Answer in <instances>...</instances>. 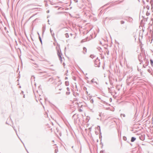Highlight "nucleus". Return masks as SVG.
I'll use <instances>...</instances> for the list:
<instances>
[{"label": "nucleus", "instance_id": "f257e3e1", "mask_svg": "<svg viewBox=\"0 0 153 153\" xmlns=\"http://www.w3.org/2000/svg\"><path fill=\"white\" fill-rule=\"evenodd\" d=\"M100 60L97 57L94 61L95 66L96 67H100Z\"/></svg>", "mask_w": 153, "mask_h": 153}, {"label": "nucleus", "instance_id": "f03ea898", "mask_svg": "<svg viewBox=\"0 0 153 153\" xmlns=\"http://www.w3.org/2000/svg\"><path fill=\"white\" fill-rule=\"evenodd\" d=\"M134 77L132 76H129L128 77V79L126 80L127 82H128L129 83H131L134 80Z\"/></svg>", "mask_w": 153, "mask_h": 153}, {"label": "nucleus", "instance_id": "7ed1b4c3", "mask_svg": "<svg viewBox=\"0 0 153 153\" xmlns=\"http://www.w3.org/2000/svg\"><path fill=\"white\" fill-rule=\"evenodd\" d=\"M57 53L58 56L59 58V59L60 61L61 62H62V58L61 56L62 55V54L61 52V51H59V50H58L57 51Z\"/></svg>", "mask_w": 153, "mask_h": 153}, {"label": "nucleus", "instance_id": "20e7f679", "mask_svg": "<svg viewBox=\"0 0 153 153\" xmlns=\"http://www.w3.org/2000/svg\"><path fill=\"white\" fill-rule=\"evenodd\" d=\"M143 56L144 60V61L145 62V65H146V66H148L149 64V61L148 59H147L146 58V56L145 54H144Z\"/></svg>", "mask_w": 153, "mask_h": 153}, {"label": "nucleus", "instance_id": "39448f33", "mask_svg": "<svg viewBox=\"0 0 153 153\" xmlns=\"http://www.w3.org/2000/svg\"><path fill=\"white\" fill-rule=\"evenodd\" d=\"M145 135L144 134H141L139 137V139L142 141H143L145 139Z\"/></svg>", "mask_w": 153, "mask_h": 153}, {"label": "nucleus", "instance_id": "423d86ee", "mask_svg": "<svg viewBox=\"0 0 153 153\" xmlns=\"http://www.w3.org/2000/svg\"><path fill=\"white\" fill-rule=\"evenodd\" d=\"M121 19V18L120 17H118V16H116V17H110L109 18L110 19H112V20H114V19L118 20V19Z\"/></svg>", "mask_w": 153, "mask_h": 153}, {"label": "nucleus", "instance_id": "0eeeda50", "mask_svg": "<svg viewBox=\"0 0 153 153\" xmlns=\"http://www.w3.org/2000/svg\"><path fill=\"white\" fill-rule=\"evenodd\" d=\"M138 59H139V61L140 62L142 63L143 62V61L142 60V56L141 54H140L139 55V56H138Z\"/></svg>", "mask_w": 153, "mask_h": 153}, {"label": "nucleus", "instance_id": "6e6552de", "mask_svg": "<svg viewBox=\"0 0 153 153\" xmlns=\"http://www.w3.org/2000/svg\"><path fill=\"white\" fill-rule=\"evenodd\" d=\"M87 52V49L85 47H84L83 48V51H82V53H83L85 54Z\"/></svg>", "mask_w": 153, "mask_h": 153}, {"label": "nucleus", "instance_id": "1a4fd4ad", "mask_svg": "<svg viewBox=\"0 0 153 153\" xmlns=\"http://www.w3.org/2000/svg\"><path fill=\"white\" fill-rule=\"evenodd\" d=\"M97 128L98 130L100 131V134H101L100 136V138L101 137H102V136H101V132L100 127L99 126H98L97 127Z\"/></svg>", "mask_w": 153, "mask_h": 153}, {"label": "nucleus", "instance_id": "9d476101", "mask_svg": "<svg viewBox=\"0 0 153 153\" xmlns=\"http://www.w3.org/2000/svg\"><path fill=\"white\" fill-rule=\"evenodd\" d=\"M91 82L92 83H96L97 85L98 84L97 82L96 81H95V79L94 78H93L91 81Z\"/></svg>", "mask_w": 153, "mask_h": 153}, {"label": "nucleus", "instance_id": "9b49d317", "mask_svg": "<svg viewBox=\"0 0 153 153\" xmlns=\"http://www.w3.org/2000/svg\"><path fill=\"white\" fill-rule=\"evenodd\" d=\"M46 27L45 26H43L42 27V35H43L44 33Z\"/></svg>", "mask_w": 153, "mask_h": 153}, {"label": "nucleus", "instance_id": "f8f14e48", "mask_svg": "<svg viewBox=\"0 0 153 153\" xmlns=\"http://www.w3.org/2000/svg\"><path fill=\"white\" fill-rule=\"evenodd\" d=\"M136 139V138H135L134 137H132L131 138V142H134V141Z\"/></svg>", "mask_w": 153, "mask_h": 153}, {"label": "nucleus", "instance_id": "ddd939ff", "mask_svg": "<svg viewBox=\"0 0 153 153\" xmlns=\"http://www.w3.org/2000/svg\"><path fill=\"white\" fill-rule=\"evenodd\" d=\"M150 63L152 67L153 66V60L152 59H150Z\"/></svg>", "mask_w": 153, "mask_h": 153}, {"label": "nucleus", "instance_id": "4468645a", "mask_svg": "<svg viewBox=\"0 0 153 153\" xmlns=\"http://www.w3.org/2000/svg\"><path fill=\"white\" fill-rule=\"evenodd\" d=\"M90 57L92 58V59H93L95 57H96V56H94V55H92V54H91L90 55Z\"/></svg>", "mask_w": 153, "mask_h": 153}, {"label": "nucleus", "instance_id": "2eb2a0df", "mask_svg": "<svg viewBox=\"0 0 153 153\" xmlns=\"http://www.w3.org/2000/svg\"><path fill=\"white\" fill-rule=\"evenodd\" d=\"M39 38L41 44H42V41L40 36H39Z\"/></svg>", "mask_w": 153, "mask_h": 153}, {"label": "nucleus", "instance_id": "dca6fc26", "mask_svg": "<svg viewBox=\"0 0 153 153\" xmlns=\"http://www.w3.org/2000/svg\"><path fill=\"white\" fill-rule=\"evenodd\" d=\"M65 83L66 86H68L69 85V83L68 81H66Z\"/></svg>", "mask_w": 153, "mask_h": 153}, {"label": "nucleus", "instance_id": "f3484780", "mask_svg": "<svg viewBox=\"0 0 153 153\" xmlns=\"http://www.w3.org/2000/svg\"><path fill=\"white\" fill-rule=\"evenodd\" d=\"M65 37L66 38H68L69 37V35H68V33H67L65 34Z\"/></svg>", "mask_w": 153, "mask_h": 153}, {"label": "nucleus", "instance_id": "a211bd4d", "mask_svg": "<svg viewBox=\"0 0 153 153\" xmlns=\"http://www.w3.org/2000/svg\"><path fill=\"white\" fill-rule=\"evenodd\" d=\"M150 15V13L148 11H147L146 13V15L147 16H149Z\"/></svg>", "mask_w": 153, "mask_h": 153}, {"label": "nucleus", "instance_id": "6ab92c4d", "mask_svg": "<svg viewBox=\"0 0 153 153\" xmlns=\"http://www.w3.org/2000/svg\"><path fill=\"white\" fill-rule=\"evenodd\" d=\"M120 22L121 24H123L125 23V22L124 21L121 20V21H120Z\"/></svg>", "mask_w": 153, "mask_h": 153}, {"label": "nucleus", "instance_id": "aec40b11", "mask_svg": "<svg viewBox=\"0 0 153 153\" xmlns=\"http://www.w3.org/2000/svg\"><path fill=\"white\" fill-rule=\"evenodd\" d=\"M58 151V150L57 148L55 150V153H57Z\"/></svg>", "mask_w": 153, "mask_h": 153}, {"label": "nucleus", "instance_id": "412c9836", "mask_svg": "<svg viewBox=\"0 0 153 153\" xmlns=\"http://www.w3.org/2000/svg\"><path fill=\"white\" fill-rule=\"evenodd\" d=\"M123 140H126L127 138L126 137L124 136L123 137Z\"/></svg>", "mask_w": 153, "mask_h": 153}, {"label": "nucleus", "instance_id": "4be33fe9", "mask_svg": "<svg viewBox=\"0 0 153 153\" xmlns=\"http://www.w3.org/2000/svg\"><path fill=\"white\" fill-rule=\"evenodd\" d=\"M90 102L92 103H93V102H94V100L93 99H91V100H90Z\"/></svg>", "mask_w": 153, "mask_h": 153}, {"label": "nucleus", "instance_id": "5701e85b", "mask_svg": "<svg viewBox=\"0 0 153 153\" xmlns=\"http://www.w3.org/2000/svg\"><path fill=\"white\" fill-rule=\"evenodd\" d=\"M70 92L68 91V92H66V94L68 95H69L70 94Z\"/></svg>", "mask_w": 153, "mask_h": 153}, {"label": "nucleus", "instance_id": "b1692460", "mask_svg": "<svg viewBox=\"0 0 153 153\" xmlns=\"http://www.w3.org/2000/svg\"><path fill=\"white\" fill-rule=\"evenodd\" d=\"M146 8L148 10H149L150 7L149 6L147 5L146 7Z\"/></svg>", "mask_w": 153, "mask_h": 153}, {"label": "nucleus", "instance_id": "393cba45", "mask_svg": "<svg viewBox=\"0 0 153 153\" xmlns=\"http://www.w3.org/2000/svg\"><path fill=\"white\" fill-rule=\"evenodd\" d=\"M67 90L68 91H70V89H69V87H67Z\"/></svg>", "mask_w": 153, "mask_h": 153}, {"label": "nucleus", "instance_id": "a878e982", "mask_svg": "<svg viewBox=\"0 0 153 153\" xmlns=\"http://www.w3.org/2000/svg\"><path fill=\"white\" fill-rule=\"evenodd\" d=\"M147 71L149 73H151V71L149 69Z\"/></svg>", "mask_w": 153, "mask_h": 153}, {"label": "nucleus", "instance_id": "bb28decb", "mask_svg": "<svg viewBox=\"0 0 153 153\" xmlns=\"http://www.w3.org/2000/svg\"><path fill=\"white\" fill-rule=\"evenodd\" d=\"M95 134H96V135H97V134H98V131H95Z\"/></svg>", "mask_w": 153, "mask_h": 153}, {"label": "nucleus", "instance_id": "cd10ccee", "mask_svg": "<svg viewBox=\"0 0 153 153\" xmlns=\"http://www.w3.org/2000/svg\"><path fill=\"white\" fill-rule=\"evenodd\" d=\"M79 112H82V110L81 109H79Z\"/></svg>", "mask_w": 153, "mask_h": 153}, {"label": "nucleus", "instance_id": "c85d7f7f", "mask_svg": "<svg viewBox=\"0 0 153 153\" xmlns=\"http://www.w3.org/2000/svg\"><path fill=\"white\" fill-rule=\"evenodd\" d=\"M73 79L74 80H76V77L74 76H73Z\"/></svg>", "mask_w": 153, "mask_h": 153}, {"label": "nucleus", "instance_id": "c756f323", "mask_svg": "<svg viewBox=\"0 0 153 153\" xmlns=\"http://www.w3.org/2000/svg\"><path fill=\"white\" fill-rule=\"evenodd\" d=\"M51 35L52 36H53L54 35V34L53 33H52Z\"/></svg>", "mask_w": 153, "mask_h": 153}, {"label": "nucleus", "instance_id": "7c9ffc66", "mask_svg": "<svg viewBox=\"0 0 153 153\" xmlns=\"http://www.w3.org/2000/svg\"><path fill=\"white\" fill-rule=\"evenodd\" d=\"M147 66H146V65H145V64H143V66L144 68H145Z\"/></svg>", "mask_w": 153, "mask_h": 153}, {"label": "nucleus", "instance_id": "2f4dec72", "mask_svg": "<svg viewBox=\"0 0 153 153\" xmlns=\"http://www.w3.org/2000/svg\"><path fill=\"white\" fill-rule=\"evenodd\" d=\"M106 52L107 53V55H109V52L108 50V51H106Z\"/></svg>", "mask_w": 153, "mask_h": 153}, {"label": "nucleus", "instance_id": "473e14b6", "mask_svg": "<svg viewBox=\"0 0 153 153\" xmlns=\"http://www.w3.org/2000/svg\"><path fill=\"white\" fill-rule=\"evenodd\" d=\"M121 115H123V116L124 117H125V115L124 114H121Z\"/></svg>", "mask_w": 153, "mask_h": 153}, {"label": "nucleus", "instance_id": "72a5a7b5", "mask_svg": "<svg viewBox=\"0 0 153 153\" xmlns=\"http://www.w3.org/2000/svg\"><path fill=\"white\" fill-rule=\"evenodd\" d=\"M83 89L84 90H87V88H86L85 87H84V88H83Z\"/></svg>", "mask_w": 153, "mask_h": 153}, {"label": "nucleus", "instance_id": "f704fd0d", "mask_svg": "<svg viewBox=\"0 0 153 153\" xmlns=\"http://www.w3.org/2000/svg\"><path fill=\"white\" fill-rule=\"evenodd\" d=\"M50 31L51 33H52V31L51 30V29H50Z\"/></svg>", "mask_w": 153, "mask_h": 153}, {"label": "nucleus", "instance_id": "c9c22d12", "mask_svg": "<svg viewBox=\"0 0 153 153\" xmlns=\"http://www.w3.org/2000/svg\"><path fill=\"white\" fill-rule=\"evenodd\" d=\"M100 153H103V151H101Z\"/></svg>", "mask_w": 153, "mask_h": 153}, {"label": "nucleus", "instance_id": "e433bc0d", "mask_svg": "<svg viewBox=\"0 0 153 153\" xmlns=\"http://www.w3.org/2000/svg\"><path fill=\"white\" fill-rule=\"evenodd\" d=\"M13 128H14V130H15V131L16 132V130L15 129V128H14V127H13Z\"/></svg>", "mask_w": 153, "mask_h": 153}, {"label": "nucleus", "instance_id": "4c0bfd02", "mask_svg": "<svg viewBox=\"0 0 153 153\" xmlns=\"http://www.w3.org/2000/svg\"><path fill=\"white\" fill-rule=\"evenodd\" d=\"M148 19V17H147V18L146 19V21H147V19Z\"/></svg>", "mask_w": 153, "mask_h": 153}, {"label": "nucleus", "instance_id": "58836bf2", "mask_svg": "<svg viewBox=\"0 0 153 153\" xmlns=\"http://www.w3.org/2000/svg\"><path fill=\"white\" fill-rule=\"evenodd\" d=\"M68 79V77H65V79Z\"/></svg>", "mask_w": 153, "mask_h": 153}, {"label": "nucleus", "instance_id": "ea45409f", "mask_svg": "<svg viewBox=\"0 0 153 153\" xmlns=\"http://www.w3.org/2000/svg\"><path fill=\"white\" fill-rule=\"evenodd\" d=\"M38 36H39H39H40L39 33L38 32Z\"/></svg>", "mask_w": 153, "mask_h": 153}, {"label": "nucleus", "instance_id": "a19ab883", "mask_svg": "<svg viewBox=\"0 0 153 153\" xmlns=\"http://www.w3.org/2000/svg\"><path fill=\"white\" fill-rule=\"evenodd\" d=\"M99 51H100V49H101V48L100 47H99Z\"/></svg>", "mask_w": 153, "mask_h": 153}, {"label": "nucleus", "instance_id": "79ce46f5", "mask_svg": "<svg viewBox=\"0 0 153 153\" xmlns=\"http://www.w3.org/2000/svg\"><path fill=\"white\" fill-rule=\"evenodd\" d=\"M47 13H49V10L47 11Z\"/></svg>", "mask_w": 153, "mask_h": 153}, {"label": "nucleus", "instance_id": "37998d69", "mask_svg": "<svg viewBox=\"0 0 153 153\" xmlns=\"http://www.w3.org/2000/svg\"><path fill=\"white\" fill-rule=\"evenodd\" d=\"M151 20L152 21H153V18H151Z\"/></svg>", "mask_w": 153, "mask_h": 153}, {"label": "nucleus", "instance_id": "c03bdc74", "mask_svg": "<svg viewBox=\"0 0 153 153\" xmlns=\"http://www.w3.org/2000/svg\"><path fill=\"white\" fill-rule=\"evenodd\" d=\"M74 0V1H75V2H77V1H77V0Z\"/></svg>", "mask_w": 153, "mask_h": 153}, {"label": "nucleus", "instance_id": "a18cd8bd", "mask_svg": "<svg viewBox=\"0 0 153 153\" xmlns=\"http://www.w3.org/2000/svg\"><path fill=\"white\" fill-rule=\"evenodd\" d=\"M63 65H65V64L64 63H63Z\"/></svg>", "mask_w": 153, "mask_h": 153}, {"label": "nucleus", "instance_id": "49530a36", "mask_svg": "<svg viewBox=\"0 0 153 153\" xmlns=\"http://www.w3.org/2000/svg\"><path fill=\"white\" fill-rule=\"evenodd\" d=\"M100 144L102 145V146H103V143L102 142L100 143Z\"/></svg>", "mask_w": 153, "mask_h": 153}, {"label": "nucleus", "instance_id": "de8ad7c7", "mask_svg": "<svg viewBox=\"0 0 153 153\" xmlns=\"http://www.w3.org/2000/svg\"><path fill=\"white\" fill-rule=\"evenodd\" d=\"M86 94H88V92L87 91H86Z\"/></svg>", "mask_w": 153, "mask_h": 153}, {"label": "nucleus", "instance_id": "09e8293b", "mask_svg": "<svg viewBox=\"0 0 153 153\" xmlns=\"http://www.w3.org/2000/svg\"><path fill=\"white\" fill-rule=\"evenodd\" d=\"M19 139H20V140H21V141L22 142V143L24 144V143H23V142H22V140H21L20 139V138H19Z\"/></svg>", "mask_w": 153, "mask_h": 153}, {"label": "nucleus", "instance_id": "8fccbe9b", "mask_svg": "<svg viewBox=\"0 0 153 153\" xmlns=\"http://www.w3.org/2000/svg\"><path fill=\"white\" fill-rule=\"evenodd\" d=\"M62 90V88H60V89H59V90Z\"/></svg>", "mask_w": 153, "mask_h": 153}, {"label": "nucleus", "instance_id": "3c124183", "mask_svg": "<svg viewBox=\"0 0 153 153\" xmlns=\"http://www.w3.org/2000/svg\"><path fill=\"white\" fill-rule=\"evenodd\" d=\"M23 97H24V98H25V95H24Z\"/></svg>", "mask_w": 153, "mask_h": 153}, {"label": "nucleus", "instance_id": "603ef678", "mask_svg": "<svg viewBox=\"0 0 153 153\" xmlns=\"http://www.w3.org/2000/svg\"><path fill=\"white\" fill-rule=\"evenodd\" d=\"M147 1L148 2H149V0H147Z\"/></svg>", "mask_w": 153, "mask_h": 153}, {"label": "nucleus", "instance_id": "864d4df0", "mask_svg": "<svg viewBox=\"0 0 153 153\" xmlns=\"http://www.w3.org/2000/svg\"><path fill=\"white\" fill-rule=\"evenodd\" d=\"M83 40H82V42H83ZM83 42H84V41H83Z\"/></svg>", "mask_w": 153, "mask_h": 153}, {"label": "nucleus", "instance_id": "5fc2aeb1", "mask_svg": "<svg viewBox=\"0 0 153 153\" xmlns=\"http://www.w3.org/2000/svg\"><path fill=\"white\" fill-rule=\"evenodd\" d=\"M100 44H102V42H100Z\"/></svg>", "mask_w": 153, "mask_h": 153}, {"label": "nucleus", "instance_id": "6e6d98bb", "mask_svg": "<svg viewBox=\"0 0 153 153\" xmlns=\"http://www.w3.org/2000/svg\"><path fill=\"white\" fill-rule=\"evenodd\" d=\"M49 20H48V22H49Z\"/></svg>", "mask_w": 153, "mask_h": 153}, {"label": "nucleus", "instance_id": "4d7b16f0", "mask_svg": "<svg viewBox=\"0 0 153 153\" xmlns=\"http://www.w3.org/2000/svg\"><path fill=\"white\" fill-rule=\"evenodd\" d=\"M144 18L145 19H146V18H144V17H143V18Z\"/></svg>", "mask_w": 153, "mask_h": 153}, {"label": "nucleus", "instance_id": "13d9d810", "mask_svg": "<svg viewBox=\"0 0 153 153\" xmlns=\"http://www.w3.org/2000/svg\"><path fill=\"white\" fill-rule=\"evenodd\" d=\"M70 35H71V36H72V34L71 33L70 34Z\"/></svg>", "mask_w": 153, "mask_h": 153}, {"label": "nucleus", "instance_id": "bf43d9fd", "mask_svg": "<svg viewBox=\"0 0 153 153\" xmlns=\"http://www.w3.org/2000/svg\"><path fill=\"white\" fill-rule=\"evenodd\" d=\"M142 145H145L144 144H142Z\"/></svg>", "mask_w": 153, "mask_h": 153}, {"label": "nucleus", "instance_id": "052dcab7", "mask_svg": "<svg viewBox=\"0 0 153 153\" xmlns=\"http://www.w3.org/2000/svg\"><path fill=\"white\" fill-rule=\"evenodd\" d=\"M6 124H8V123H7V122H6Z\"/></svg>", "mask_w": 153, "mask_h": 153}, {"label": "nucleus", "instance_id": "680f3d73", "mask_svg": "<svg viewBox=\"0 0 153 153\" xmlns=\"http://www.w3.org/2000/svg\"><path fill=\"white\" fill-rule=\"evenodd\" d=\"M86 78H87V79H88V77H86Z\"/></svg>", "mask_w": 153, "mask_h": 153}, {"label": "nucleus", "instance_id": "e2e57ef3", "mask_svg": "<svg viewBox=\"0 0 153 153\" xmlns=\"http://www.w3.org/2000/svg\"><path fill=\"white\" fill-rule=\"evenodd\" d=\"M110 100H112V99H111V98L110 99Z\"/></svg>", "mask_w": 153, "mask_h": 153}, {"label": "nucleus", "instance_id": "0e129e2a", "mask_svg": "<svg viewBox=\"0 0 153 153\" xmlns=\"http://www.w3.org/2000/svg\"><path fill=\"white\" fill-rule=\"evenodd\" d=\"M60 92H59V93H58V94H60Z\"/></svg>", "mask_w": 153, "mask_h": 153}]
</instances>
